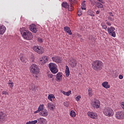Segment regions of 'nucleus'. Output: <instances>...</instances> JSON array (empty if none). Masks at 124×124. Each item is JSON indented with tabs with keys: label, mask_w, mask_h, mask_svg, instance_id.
<instances>
[{
	"label": "nucleus",
	"mask_w": 124,
	"mask_h": 124,
	"mask_svg": "<svg viewBox=\"0 0 124 124\" xmlns=\"http://www.w3.org/2000/svg\"><path fill=\"white\" fill-rule=\"evenodd\" d=\"M30 71L32 73L34 78L38 79L39 76V73L40 72V69L39 67L36 64H32L30 67Z\"/></svg>",
	"instance_id": "f257e3e1"
},
{
	"label": "nucleus",
	"mask_w": 124,
	"mask_h": 124,
	"mask_svg": "<svg viewBox=\"0 0 124 124\" xmlns=\"http://www.w3.org/2000/svg\"><path fill=\"white\" fill-rule=\"evenodd\" d=\"M21 34L22 37L26 40H31L33 38V35L30 31L26 30L25 28L20 29Z\"/></svg>",
	"instance_id": "f03ea898"
},
{
	"label": "nucleus",
	"mask_w": 124,
	"mask_h": 124,
	"mask_svg": "<svg viewBox=\"0 0 124 124\" xmlns=\"http://www.w3.org/2000/svg\"><path fill=\"white\" fill-rule=\"evenodd\" d=\"M92 68L95 71H100L103 68V62L99 60H95L92 63Z\"/></svg>",
	"instance_id": "7ed1b4c3"
},
{
	"label": "nucleus",
	"mask_w": 124,
	"mask_h": 124,
	"mask_svg": "<svg viewBox=\"0 0 124 124\" xmlns=\"http://www.w3.org/2000/svg\"><path fill=\"white\" fill-rule=\"evenodd\" d=\"M103 113L106 117H113L114 116V110L110 107L105 108L103 109Z\"/></svg>",
	"instance_id": "20e7f679"
},
{
	"label": "nucleus",
	"mask_w": 124,
	"mask_h": 124,
	"mask_svg": "<svg viewBox=\"0 0 124 124\" xmlns=\"http://www.w3.org/2000/svg\"><path fill=\"white\" fill-rule=\"evenodd\" d=\"M48 67L52 73V74H57L59 72V69H58V65L56 63L51 62L48 64Z\"/></svg>",
	"instance_id": "39448f33"
},
{
	"label": "nucleus",
	"mask_w": 124,
	"mask_h": 124,
	"mask_svg": "<svg viewBox=\"0 0 124 124\" xmlns=\"http://www.w3.org/2000/svg\"><path fill=\"white\" fill-rule=\"evenodd\" d=\"M33 50L36 53H37V54H39L40 55H42V54L44 53V48L41 46H34L33 47Z\"/></svg>",
	"instance_id": "423d86ee"
},
{
	"label": "nucleus",
	"mask_w": 124,
	"mask_h": 124,
	"mask_svg": "<svg viewBox=\"0 0 124 124\" xmlns=\"http://www.w3.org/2000/svg\"><path fill=\"white\" fill-rule=\"evenodd\" d=\"M108 33L109 35L112 37H116V32L115 31L116 29L115 28L111 26L107 29Z\"/></svg>",
	"instance_id": "0eeeda50"
},
{
	"label": "nucleus",
	"mask_w": 124,
	"mask_h": 124,
	"mask_svg": "<svg viewBox=\"0 0 124 124\" xmlns=\"http://www.w3.org/2000/svg\"><path fill=\"white\" fill-rule=\"evenodd\" d=\"M91 104L93 108H95L96 109L100 108V101L98 100L92 101Z\"/></svg>",
	"instance_id": "6e6552de"
},
{
	"label": "nucleus",
	"mask_w": 124,
	"mask_h": 124,
	"mask_svg": "<svg viewBox=\"0 0 124 124\" xmlns=\"http://www.w3.org/2000/svg\"><path fill=\"white\" fill-rule=\"evenodd\" d=\"M115 117L117 120H124V113L123 111H118L115 113Z\"/></svg>",
	"instance_id": "1a4fd4ad"
},
{
	"label": "nucleus",
	"mask_w": 124,
	"mask_h": 124,
	"mask_svg": "<svg viewBox=\"0 0 124 124\" xmlns=\"http://www.w3.org/2000/svg\"><path fill=\"white\" fill-rule=\"evenodd\" d=\"M46 106L50 111H54L56 109V104L52 102L48 103Z\"/></svg>",
	"instance_id": "9d476101"
},
{
	"label": "nucleus",
	"mask_w": 124,
	"mask_h": 124,
	"mask_svg": "<svg viewBox=\"0 0 124 124\" xmlns=\"http://www.w3.org/2000/svg\"><path fill=\"white\" fill-rule=\"evenodd\" d=\"M38 124H47V120L43 117L37 119Z\"/></svg>",
	"instance_id": "9b49d317"
},
{
	"label": "nucleus",
	"mask_w": 124,
	"mask_h": 124,
	"mask_svg": "<svg viewBox=\"0 0 124 124\" xmlns=\"http://www.w3.org/2000/svg\"><path fill=\"white\" fill-rule=\"evenodd\" d=\"M49 112L48 110L46 109H44L43 110H42L39 112V115L41 117H44V118H46L48 116Z\"/></svg>",
	"instance_id": "f8f14e48"
},
{
	"label": "nucleus",
	"mask_w": 124,
	"mask_h": 124,
	"mask_svg": "<svg viewBox=\"0 0 124 124\" xmlns=\"http://www.w3.org/2000/svg\"><path fill=\"white\" fill-rule=\"evenodd\" d=\"M69 63L71 67H75L77 65V61L74 59L73 58H71L69 61Z\"/></svg>",
	"instance_id": "ddd939ff"
},
{
	"label": "nucleus",
	"mask_w": 124,
	"mask_h": 124,
	"mask_svg": "<svg viewBox=\"0 0 124 124\" xmlns=\"http://www.w3.org/2000/svg\"><path fill=\"white\" fill-rule=\"evenodd\" d=\"M51 59L52 60L53 62H56V63H60V62H62V58L57 56L52 57Z\"/></svg>",
	"instance_id": "4468645a"
},
{
	"label": "nucleus",
	"mask_w": 124,
	"mask_h": 124,
	"mask_svg": "<svg viewBox=\"0 0 124 124\" xmlns=\"http://www.w3.org/2000/svg\"><path fill=\"white\" fill-rule=\"evenodd\" d=\"M47 62H48V57L47 56H43L40 58V63L42 65L45 64Z\"/></svg>",
	"instance_id": "2eb2a0df"
},
{
	"label": "nucleus",
	"mask_w": 124,
	"mask_h": 124,
	"mask_svg": "<svg viewBox=\"0 0 124 124\" xmlns=\"http://www.w3.org/2000/svg\"><path fill=\"white\" fill-rule=\"evenodd\" d=\"M56 78L57 82H61L62 80V73L61 72L57 73Z\"/></svg>",
	"instance_id": "dca6fc26"
},
{
	"label": "nucleus",
	"mask_w": 124,
	"mask_h": 124,
	"mask_svg": "<svg viewBox=\"0 0 124 124\" xmlns=\"http://www.w3.org/2000/svg\"><path fill=\"white\" fill-rule=\"evenodd\" d=\"M5 31H6V27L2 24H0V34H4Z\"/></svg>",
	"instance_id": "f3484780"
},
{
	"label": "nucleus",
	"mask_w": 124,
	"mask_h": 124,
	"mask_svg": "<svg viewBox=\"0 0 124 124\" xmlns=\"http://www.w3.org/2000/svg\"><path fill=\"white\" fill-rule=\"evenodd\" d=\"M87 115L92 119H96L97 118V114L95 112H89L87 113Z\"/></svg>",
	"instance_id": "a211bd4d"
},
{
	"label": "nucleus",
	"mask_w": 124,
	"mask_h": 124,
	"mask_svg": "<svg viewBox=\"0 0 124 124\" xmlns=\"http://www.w3.org/2000/svg\"><path fill=\"white\" fill-rule=\"evenodd\" d=\"M44 110V104H41L39 105L38 110L36 111H35L34 112V114H37V113H39V112H41V111H43Z\"/></svg>",
	"instance_id": "6ab92c4d"
},
{
	"label": "nucleus",
	"mask_w": 124,
	"mask_h": 124,
	"mask_svg": "<svg viewBox=\"0 0 124 124\" xmlns=\"http://www.w3.org/2000/svg\"><path fill=\"white\" fill-rule=\"evenodd\" d=\"M30 29L32 32H34L35 33L36 31H37V30L36 29V26L35 24H31L30 26Z\"/></svg>",
	"instance_id": "aec40b11"
},
{
	"label": "nucleus",
	"mask_w": 124,
	"mask_h": 124,
	"mask_svg": "<svg viewBox=\"0 0 124 124\" xmlns=\"http://www.w3.org/2000/svg\"><path fill=\"white\" fill-rule=\"evenodd\" d=\"M102 86L105 89H110L111 86L109 84V83L107 81H105L102 83Z\"/></svg>",
	"instance_id": "412c9836"
},
{
	"label": "nucleus",
	"mask_w": 124,
	"mask_h": 124,
	"mask_svg": "<svg viewBox=\"0 0 124 124\" xmlns=\"http://www.w3.org/2000/svg\"><path fill=\"white\" fill-rule=\"evenodd\" d=\"M5 117V114L2 111L0 112V123H2L4 121V118Z\"/></svg>",
	"instance_id": "4be33fe9"
},
{
	"label": "nucleus",
	"mask_w": 124,
	"mask_h": 124,
	"mask_svg": "<svg viewBox=\"0 0 124 124\" xmlns=\"http://www.w3.org/2000/svg\"><path fill=\"white\" fill-rule=\"evenodd\" d=\"M64 31H65V32H67L68 33V34H70V35L72 34V32H71V30H70V28L67 26L64 27Z\"/></svg>",
	"instance_id": "5701e85b"
},
{
	"label": "nucleus",
	"mask_w": 124,
	"mask_h": 124,
	"mask_svg": "<svg viewBox=\"0 0 124 124\" xmlns=\"http://www.w3.org/2000/svg\"><path fill=\"white\" fill-rule=\"evenodd\" d=\"M108 20H109L110 21H114V20H115V18H114V15H113L112 12L108 13Z\"/></svg>",
	"instance_id": "b1692460"
},
{
	"label": "nucleus",
	"mask_w": 124,
	"mask_h": 124,
	"mask_svg": "<svg viewBox=\"0 0 124 124\" xmlns=\"http://www.w3.org/2000/svg\"><path fill=\"white\" fill-rule=\"evenodd\" d=\"M47 98L50 101L52 102L53 99H55V98H56V97H55V95H54L53 94H48V95L47 96Z\"/></svg>",
	"instance_id": "393cba45"
},
{
	"label": "nucleus",
	"mask_w": 124,
	"mask_h": 124,
	"mask_svg": "<svg viewBox=\"0 0 124 124\" xmlns=\"http://www.w3.org/2000/svg\"><path fill=\"white\" fill-rule=\"evenodd\" d=\"M65 73H66V77H68L70 74V71H69V68L67 65H66V70L65 71Z\"/></svg>",
	"instance_id": "a878e982"
},
{
	"label": "nucleus",
	"mask_w": 124,
	"mask_h": 124,
	"mask_svg": "<svg viewBox=\"0 0 124 124\" xmlns=\"http://www.w3.org/2000/svg\"><path fill=\"white\" fill-rule=\"evenodd\" d=\"M88 15H90L92 17L94 16V12L92 10H89L87 12Z\"/></svg>",
	"instance_id": "bb28decb"
},
{
	"label": "nucleus",
	"mask_w": 124,
	"mask_h": 124,
	"mask_svg": "<svg viewBox=\"0 0 124 124\" xmlns=\"http://www.w3.org/2000/svg\"><path fill=\"white\" fill-rule=\"evenodd\" d=\"M70 116L72 117V118H75L76 117V112L74 110H71Z\"/></svg>",
	"instance_id": "cd10ccee"
},
{
	"label": "nucleus",
	"mask_w": 124,
	"mask_h": 124,
	"mask_svg": "<svg viewBox=\"0 0 124 124\" xmlns=\"http://www.w3.org/2000/svg\"><path fill=\"white\" fill-rule=\"evenodd\" d=\"M62 93H63V94H64L65 95H67V96H69V95L71 94V91H69L67 92L62 91Z\"/></svg>",
	"instance_id": "c85d7f7f"
},
{
	"label": "nucleus",
	"mask_w": 124,
	"mask_h": 124,
	"mask_svg": "<svg viewBox=\"0 0 124 124\" xmlns=\"http://www.w3.org/2000/svg\"><path fill=\"white\" fill-rule=\"evenodd\" d=\"M86 1L84 0L81 4V9L82 10H86V4L85 3Z\"/></svg>",
	"instance_id": "c756f323"
},
{
	"label": "nucleus",
	"mask_w": 124,
	"mask_h": 124,
	"mask_svg": "<svg viewBox=\"0 0 124 124\" xmlns=\"http://www.w3.org/2000/svg\"><path fill=\"white\" fill-rule=\"evenodd\" d=\"M101 26L103 29L105 30V31H107V26L106 25V24L104 22H102L101 24Z\"/></svg>",
	"instance_id": "7c9ffc66"
},
{
	"label": "nucleus",
	"mask_w": 124,
	"mask_h": 124,
	"mask_svg": "<svg viewBox=\"0 0 124 124\" xmlns=\"http://www.w3.org/2000/svg\"><path fill=\"white\" fill-rule=\"evenodd\" d=\"M67 8H68L69 11H73V10L74 9L73 6L71 4L70 5H68Z\"/></svg>",
	"instance_id": "2f4dec72"
},
{
	"label": "nucleus",
	"mask_w": 124,
	"mask_h": 124,
	"mask_svg": "<svg viewBox=\"0 0 124 124\" xmlns=\"http://www.w3.org/2000/svg\"><path fill=\"white\" fill-rule=\"evenodd\" d=\"M37 124V120L29 121L26 123V124Z\"/></svg>",
	"instance_id": "473e14b6"
},
{
	"label": "nucleus",
	"mask_w": 124,
	"mask_h": 124,
	"mask_svg": "<svg viewBox=\"0 0 124 124\" xmlns=\"http://www.w3.org/2000/svg\"><path fill=\"white\" fill-rule=\"evenodd\" d=\"M62 7H64V8H68L69 5L67 3L63 2L62 4Z\"/></svg>",
	"instance_id": "72a5a7b5"
},
{
	"label": "nucleus",
	"mask_w": 124,
	"mask_h": 124,
	"mask_svg": "<svg viewBox=\"0 0 124 124\" xmlns=\"http://www.w3.org/2000/svg\"><path fill=\"white\" fill-rule=\"evenodd\" d=\"M19 58L20 59V61H21L22 62H25V59L24 58V55L23 54L20 53Z\"/></svg>",
	"instance_id": "f704fd0d"
},
{
	"label": "nucleus",
	"mask_w": 124,
	"mask_h": 124,
	"mask_svg": "<svg viewBox=\"0 0 124 124\" xmlns=\"http://www.w3.org/2000/svg\"><path fill=\"white\" fill-rule=\"evenodd\" d=\"M88 94L90 97L93 96V90L91 88L88 89Z\"/></svg>",
	"instance_id": "c9c22d12"
},
{
	"label": "nucleus",
	"mask_w": 124,
	"mask_h": 124,
	"mask_svg": "<svg viewBox=\"0 0 124 124\" xmlns=\"http://www.w3.org/2000/svg\"><path fill=\"white\" fill-rule=\"evenodd\" d=\"M96 5L98 8H102L103 7V5L100 2L97 3Z\"/></svg>",
	"instance_id": "e433bc0d"
},
{
	"label": "nucleus",
	"mask_w": 124,
	"mask_h": 124,
	"mask_svg": "<svg viewBox=\"0 0 124 124\" xmlns=\"http://www.w3.org/2000/svg\"><path fill=\"white\" fill-rule=\"evenodd\" d=\"M8 85H9L10 88H11V89H12L13 88L14 83H13V82L12 81L10 80L9 81V83H8Z\"/></svg>",
	"instance_id": "4c0bfd02"
},
{
	"label": "nucleus",
	"mask_w": 124,
	"mask_h": 124,
	"mask_svg": "<svg viewBox=\"0 0 124 124\" xmlns=\"http://www.w3.org/2000/svg\"><path fill=\"white\" fill-rule=\"evenodd\" d=\"M35 86L33 84H31V85H30L29 87V89L31 90V91H33V90H34V87Z\"/></svg>",
	"instance_id": "58836bf2"
},
{
	"label": "nucleus",
	"mask_w": 124,
	"mask_h": 124,
	"mask_svg": "<svg viewBox=\"0 0 124 124\" xmlns=\"http://www.w3.org/2000/svg\"><path fill=\"white\" fill-rule=\"evenodd\" d=\"M2 94L4 95H9V93L6 91H3L2 92Z\"/></svg>",
	"instance_id": "ea45409f"
},
{
	"label": "nucleus",
	"mask_w": 124,
	"mask_h": 124,
	"mask_svg": "<svg viewBox=\"0 0 124 124\" xmlns=\"http://www.w3.org/2000/svg\"><path fill=\"white\" fill-rule=\"evenodd\" d=\"M82 14H83V11L81 9L79 10L78 12V16H80L81 15H82Z\"/></svg>",
	"instance_id": "a19ab883"
},
{
	"label": "nucleus",
	"mask_w": 124,
	"mask_h": 124,
	"mask_svg": "<svg viewBox=\"0 0 124 124\" xmlns=\"http://www.w3.org/2000/svg\"><path fill=\"white\" fill-rule=\"evenodd\" d=\"M37 41H38V42H39V43H42V42H43V40L42 38H38L37 39Z\"/></svg>",
	"instance_id": "79ce46f5"
},
{
	"label": "nucleus",
	"mask_w": 124,
	"mask_h": 124,
	"mask_svg": "<svg viewBox=\"0 0 124 124\" xmlns=\"http://www.w3.org/2000/svg\"><path fill=\"white\" fill-rule=\"evenodd\" d=\"M81 98V96L80 95H78V96L76 98V100L77 101H79V100H80V99Z\"/></svg>",
	"instance_id": "37998d69"
},
{
	"label": "nucleus",
	"mask_w": 124,
	"mask_h": 124,
	"mask_svg": "<svg viewBox=\"0 0 124 124\" xmlns=\"http://www.w3.org/2000/svg\"><path fill=\"white\" fill-rule=\"evenodd\" d=\"M48 78H53V74H48L47 75Z\"/></svg>",
	"instance_id": "c03bdc74"
},
{
	"label": "nucleus",
	"mask_w": 124,
	"mask_h": 124,
	"mask_svg": "<svg viewBox=\"0 0 124 124\" xmlns=\"http://www.w3.org/2000/svg\"><path fill=\"white\" fill-rule=\"evenodd\" d=\"M119 79H123V78H124V77L123 76V75H120L119 76Z\"/></svg>",
	"instance_id": "a18cd8bd"
},
{
	"label": "nucleus",
	"mask_w": 124,
	"mask_h": 124,
	"mask_svg": "<svg viewBox=\"0 0 124 124\" xmlns=\"http://www.w3.org/2000/svg\"><path fill=\"white\" fill-rule=\"evenodd\" d=\"M106 24L107 25H108V26H111V23L108 21L107 22Z\"/></svg>",
	"instance_id": "49530a36"
},
{
	"label": "nucleus",
	"mask_w": 124,
	"mask_h": 124,
	"mask_svg": "<svg viewBox=\"0 0 124 124\" xmlns=\"http://www.w3.org/2000/svg\"><path fill=\"white\" fill-rule=\"evenodd\" d=\"M98 1H99L100 2H101L102 3H104V2H103V0H97Z\"/></svg>",
	"instance_id": "de8ad7c7"
},
{
	"label": "nucleus",
	"mask_w": 124,
	"mask_h": 124,
	"mask_svg": "<svg viewBox=\"0 0 124 124\" xmlns=\"http://www.w3.org/2000/svg\"><path fill=\"white\" fill-rule=\"evenodd\" d=\"M96 14H99V11H97L96 12Z\"/></svg>",
	"instance_id": "09e8293b"
},
{
	"label": "nucleus",
	"mask_w": 124,
	"mask_h": 124,
	"mask_svg": "<svg viewBox=\"0 0 124 124\" xmlns=\"http://www.w3.org/2000/svg\"><path fill=\"white\" fill-rule=\"evenodd\" d=\"M69 1H71V2H73V1H74V0H69Z\"/></svg>",
	"instance_id": "8fccbe9b"
}]
</instances>
